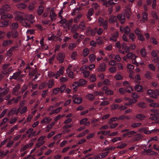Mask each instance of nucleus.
<instances>
[{"instance_id": "obj_4", "label": "nucleus", "mask_w": 159, "mask_h": 159, "mask_svg": "<svg viewBox=\"0 0 159 159\" xmlns=\"http://www.w3.org/2000/svg\"><path fill=\"white\" fill-rule=\"evenodd\" d=\"M134 89L138 92H142L143 91V86L139 84L135 85Z\"/></svg>"}, {"instance_id": "obj_55", "label": "nucleus", "mask_w": 159, "mask_h": 159, "mask_svg": "<svg viewBox=\"0 0 159 159\" xmlns=\"http://www.w3.org/2000/svg\"><path fill=\"white\" fill-rule=\"evenodd\" d=\"M125 29H126L125 30V34H128L130 32L129 28L128 26H126Z\"/></svg>"}, {"instance_id": "obj_15", "label": "nucleus", "mask_w": 159, "mask_h": 159, "mask_svg": "<svg viewBox=\"0 0 159 159\" xmlns=\"http://www.w3.org/2000/svg\"><path fill=\"white\" fill-rule=\"evenodd\" d=\"M44 7L42 6H40L39 7V9L37 10V12L39 15H41L43 12Z\"/></svg>"}, {"instance_id": "obj_2", "label": "nucleus", "mask_w": 159, "mask_h": 159, "mask_svg": "<svg viewBox=\"0 0 159 159\" xmlns=\"http://www.w3.org/2000/svg\"><path fill=\"white\" fill-rule=\"evenodd\" d=\"M65 57V55L62 53H59L58 54L57 58L59 61V63H62L63 62Z\"/></svg>"}, {"instance_id": "obj_59", "label": "nucleus", "mask_w": 159, "mask_h": 159, "mask_svg": "<svg viewBox=\"0 0 159 159\" xmlns=\"http://www.w3.org/2000/svg\"><path fill=\"white\" fill-rule=\"evenodd\" d=\"M10 63L4 64L2 66V69L3 70H6L7 69L8 67L10 65Z\"/></svg>"}, {"instance_id": "obj_46", "label": "nucleus", "mask_w": 159, "mask_h": 159, "mask_svg": "<svg viewBox=\"0 0 159 159\" xmlns=\"http://www.w3.org/2000/svg\"><path fill=\"white\" fill-rule=\"evenodd\" d=\"M34 18V16H33L32 14H30V15L26 16V20L29 21V20H32Z\"/></svg>"}, {"instance_id": "obj_16", "label": "nucleus", "mask_w": 159, "mask_h": 159, "mask_svg": "<svg viewBox=\"0 0 159 159\" xmlns=\"http://www.w3.org/2000/svg\"><path fill=\"white\" fill-rule=\"evenodd\" d=\"M21 73V71H19L17 72L14 73L13 74V75L10 79L11 80L12 79H13L15 80H16L17 77L20 75Z\"/></svg>"}, {"instance_id": "obj_43", "label": "nucleus", "mask_w": 159, "mask_h": 159, "mask_svg": "<svg viewBox=\"0 0 159 159\" xmlns=\"http://www.w3.org/2000/svg\"><path fill=\"white\" fill-rule=\"evenodd\" d=\"M77 55V52L76 51H74L72 52L70 57L73 60H74L75 59V57Z\"/></svg>"}, {"instance_id": "obj_7", "label": "nucleus", "mask_w": 159, "mask_h": 159, "mask_svg": "<svg viewBox=\"0 0 159 159\" xmlns=\"http://www.w3.org/2000/svg\"><path fill=\"white\" fill-rule=\"evenodd\" d=\"M13 16L12 15L10 14L7 15H4L1 16V18L2 20H4L7 19H11L13 18Z\"/></svg>"}, {"instance_id": "obj_23", "label": "nucleus", "mask_w": 159, "mask_h": 159, "mask_svg": "<svg viewBox=\"0 0 159 159\" xmlns=\"http://www.w3.org/2000/svg\"><path fill=\"white\" fill-rule=\"evenodd\" d=\"M110 132L109 131H107L105 132V131H100L98 132L97 134L99 135L101 134L105 135H106L107 134H109L110 133Z\"/></svg>"}, {"instance_id": "obj_11", "label": "nucleus", "mask_w": 159, "mask_h": 159, "mask_svg": "<svg viewBox=\"0 0 159 159\" xmlns=\"http://www.w3.org/2000/svg\"><path fill=\"white\" fill-rule=\"evenodd\" d=\"M82 101V98L81 97L75 98L73 100L74 103L79 104Z\"/></svg>"}, {"instance_id": "obj_42", "label": "nucleus", "mask_w": 159, "mask_h": 159, "mask_svg": "<svg viewBox=\"0 0 159 159\" xmlns=\"http://www.w3.org/2000/svg\"><path fill=\"white\" fill-rule=\"evenodd\" d=\"M115 78L116 80H120L123 78L122 76L119 74H117L115 75Z\"/></svg>"}, {"instance_id": "obj_36", "label": "nucleus", "mask_w": 159, "mask_h": 159, "mask_svg": "<svg viewBox=\"0 0 159 159\" xmlns=\"http://www.w3.org/2000/svg\"><path fill=\"white\" fill-rule=\"evenodd\" d=\"M59 88H57L53 89L52 91L53 94H56L60 91Z\"/></svg>"}, {"instance_id": "obj_64", "label": "nucleus", "mask_w": 159, "mask_h": 159, "mask_svg": "<svg viewBox=\"0 0 159 159\" xmlns=\"http://www.w3.org/2000/svg\"><path fill=\"white\" fill-rule=\"evenodd\" d=\"M149 67L150 69L153 71L155 70V67L153 64H151L149 65Z\"/></svg>"}, {"instance_id": "obj_27", "label": "nucleus", "mask_w": 159, "mask_h": 159, "mask_svg": "<svg viewBox=\"0 0 159 159\" xmlns=\"http://www.w3.org/2000/svg\"><path fill=\"white\" fill-rule=\"evenodd\" d=\"M5 35L6 34L4 32L0 30V40L3 39Z\"/></svg>"}, {"instance_id": "obj_40", "label": "nucleus", "mask_w": 159, "mask_h": 159, "mask_svg": "<svg viewBox=\"0 0 159 159\" xmlns=\"http://www.w3.org/2000/svg\"><path fill=\"white\" fill-rule=\"evenodd\" d=\"M150 41L153 44L156 45L157 44V42L156 39L154 37H152L150 39Z\"/></svg>"}, {"instance_id": "obj_20", "label": "nucleus", "mask_w": 159, "mask_h": 159, "mask_svg": "<svg viewBox=\"0 0 159 159\" xmlns=\"http://www.w3.org/2000/svg\"><path fill=\"white\" fill-rule=\"evenodd\" d=\"M89 57L90 61L93 62L95 60L96 57L94 54H92L89 55Z\"/></svg>"}, {"instance_id": "obj_56", "label": "nucleus", "mask_w": 159, "mask_h": 159, "mask_svg": "<svg viewBox=\"0 0 159 159\" xmlns=\"http://www.w3.org/2000/svg\"><path fill=\"white\" fill-rule=\"evenodd\" d=\"M101 38V37H100L97 39V43L98 45L102 44L103 43L102 41L100 39Z\"/></svg>"}, {"instance_id": "obj_10", "label": "nucleus", "mask_w": 159, "mask_h": 159, "mask_svg": "<svg viewBox=\"0 0 159 159\" xmlns=\"http://www.w3.org/2000/svg\"><path fill=\"white\" fill-rule=\"evenodd\" d=\"M143 137V136L141 134H138L135 136L134 140V141L139 140Z\"/></svg>"}, {"instance_id": "obj_51", "label": "nucleus", "mask_w": 159, "mask_h": 159, "mask_svg": "<svg viewBox=\"0 0 159 159\" xmlns=\"http://www.w3.org/2000/svg\"><path fill=\"white\" fill-rule=\"evenodd\" d=\"M18 27V24L17 23H13L12 24V29L13 30H15L16 29H17Z\"/></svg>"}, {"instance_id": "obj_29", "label": "nucleus", "mask_w": 159, "mask_h": 159, "mask_svg": "<svg viewBox=\"0 0 159 159\" xmlns=\"http://www.w3.org/2000/svg\"><path fill=\"white\" fill-rule=\"evenodd\" d=\"M131 12V8H128L125 11V14L126 15L127 18L129 19L130 18L129 12Z\"/></svg>"}, {"instance_id": "obj_60", "label": "nucleus", "mask_w": 159, "mask_h": 159, "mask_svg": "<svg viewBox=\"0 0 159 159\" xmlns=\"http://www.w3.org/2000/svg\"><path fill=\"white\" fill-rule=\"evenodd\" d=\"M138 38L139 40L142 41H144L145 39L143 35L141 34L138 36Z\"/></svg>"}, {"instance_id": "obj_41", "label": "nucleus", "mask_w": 159, "mask_h": 159, "mask_svg": "<svg viewBox=\"0 0 159 159\" xmlns=\"http://www.w3.org/2000/svg\"><path fill=\"white\" fill-rule=\"evenodd\" d=\"M88 119L87 118H84L81 120L80 121V125L83 124L85 125V123L87 120Z\"/></svg>"}, {"instance_id": "obj_3", "label": "nucleus", "mask_w": 159, "mask_h": 159, "mask_svg": "<svg viewBox=\"0 0 159 159\" xmlns=\"http://www.w3.org/2000/svg\"><path fill=\"white\" fill-rule=\"evenodd\" d=\"M106 64L105 63H103L98 67L97 69L98 71V72L104 71L106 70Z\"/></svg>"}, {"instance_id": "obj_30", "label": "nucleus", "mask_w": 159, "mask_h": 159, "mask_svg": "<svg viewBox=\"0 0 159 159\" xmlns=\"http://www.w3.org/2000/svg\"><path fill=\"white\" fill-rule=\"evenodd\" d=\"M66 87V84H64L62 86H61L60 88H59L60 90V93H63Z\"/></svg>"}, {"instance_id": "obj_13", "label": "nucleus", "mask_w": 159, "mask_h": 159, "mask_svg": "<svg viewBox=\"0 0 159 159\" xmlns=\"http://www.w3.org/2000/svg\"><path fill=\"white\" fill-rule=\"evenodd\" d=\"M12 43V40H5L3 41L2 43V46L4 47H6L8 45H10Z\"/></svg>"}, {"instance_id": "obj_6", "label": "nucleus", "mask_w": 159, "mask_h": 159, "mask_svg": "<svg viewBox=\"0 0 159 159\" xmlns=\"http://www.w3.org/2000/svg\"><path fill=\"white\" fill-rule=\"evenodd\" d=\"M33 144L34 143L32 142L30 143L29 144L25 145L23 148L20 149V151L22 152L25 151L27 148H29L31 147Z\"/></svg>"}, {"instance_id": "obj_31", "label": "nucleus", "mask_w": 159, "mask_h": 159, "mask_svg": "<svg viewBox=\"0 0 159 159\" xmlns=\"http://www.w3.org/2000/svg\"><path fill=\"white\" fill-rule=\"evenodd\" d=\"M151 72L149 71H147L145 74V76L148 79H151Z\"/></svg>"}, {"instance_id": "obj_37", "label": "nucleus", "mask_w": 159, "mask_h": 159, "mask_svg": "<svg viewBox=\"0 0 159 159\" xmlns=\"http://www.w3.org/2000/svg\"><path fill=\"white\" fill-rule=\"evenodd\" d=\"M17 119L16 117H12L11 118V119L9 121V123L11 124H13V123L16 122L17 121Z\"/></svg>"}, {"instance_id": "obj_24", "label": "nucleus", "mask_w": 159, "mask_h": 159, "mask_svg": "<svg viewBox=\"0 0 159 159\" xmlns=\"http://www.w3.org/2000/svg\"><path fill=\"white\" fill-rule=\"evenodd\" d=\"M89 79L91 82H93L96 80V75L94 74L91 75L89 77Z\"/></svg>"}, {"instance_id": "obj_58", "label": "nucleus", "mask_w": 159, "mask_h": 159, "mask_svg": "<svg viewBox=\"0 0 159 159\" xmlns=\"http://www.w3.org/2000/svg\"><path fill=\"white\" fill-rule=\"evenodd\" d=\"M131 97L134 98H138L139 96L137 95V93H133L131 94Z\"/></svg>"}, {"instance_id": "obj_12", "label": "nucleus", "mask_w": 159, "mask_h": 159, "mask_svg": "<svg viewBox=\"0 0 159 159\" xmlns=\"http://www.w3.org/2000/svg\"><path fill=\"white\" fill-rule=\"evenodd\" d=\"M79 85H78V86H84L87 84V81L84 79H81L79 80Z\"/></svg>"}, {"instance_id": "obj_28", "label": "nucleus", "mask_w": 159, "mask_h": 159, "mask_svg": "<svg viewBox=\"0 0 159 159\" xmlns=\"http://www.w3.org/2000/svg\"><path fill=\"white\" fill-rule=\"evenodd\" d=\"M79 28V26H77L76 25H73L71 28V31L73 32L77 31Z\"/></svg>"}, {"instance_id": "obj_45", "label": "nucleus", "mask_w": 159, "mask_h": 159, "mask_svg": "<svg viewBox=\"0 0 159 159\" xmlns=\"http://www.w3.org/2000/svg\"><path fill=\"white\" fill-rule=\"evenodd\" d=\"M117 63L114 60H111L109 63V64L110 66H115Z\"/></svg>"}, {"instance_id": "obj_48", "label": "nucleus", "mask_w": 159, "mask_h": 159, "mask_svg": "<svg viewBox=\"0 0 159 159\" xmlns=\"http://www.w3.org/2000/svg\"><path fill=\"white\" fill-rule=\"evenodd\" d=\"M149 106L150 107H152L154 108H156L157 107H159V104L158 105L156 103H153L152 104H150Z\"/></svg>"}, {"instance_id": "obj_21", "label": "nucleus", "mask_w": 159, "mask_h": 159, "mask_svg": "<svg viewBox=\"0 0 159 159\" xmlns=\"http://www.w3.org/2000/svg\"><path fill=\"white\" fill-rule=\"evenodd\" d=\"M109 151L105 152L104 153H101L99 154V158H104L107 155Z\"/></svg>"}, {"instance_id": "obj_57", "label": "nucleus", "mask_w": 159, "mask_h": 159, "mask_svg": "<svg viewBox=\"0 0 159 159\" xmlns=\"http://www.w3.org/2000/svg\"><path fill=\"white\" fill-rule=\"evenodd\" d=\"M127 146V145L125 143H123L121 144H120V145L117 146L116 147L117 148L122 149L123 148H124L125 147Z\"/></svg>"}, {"instance_id": "obj_62", "label": "nucleus", "mask_w": 159, "mask_h": 159, "mask_svg": "<svg viewBox=\"0 0 159 159\" xmlns=\"http://www.w3.org/2000/svg\"><path fill=\"white\" fill-rule=\"evenodd\" d=\"M34 8V6L33 3H30L29 6V9L30 10H33Z\"/></svg>"}, {"instance_id": "obj_32", "label": "nucleus", "mask_w": 159, "mask_h": 159, "mask_svg": "<svg viewBox=\"0 0 159 159\" xmlns=\"http://www.w3.org/2000/svg\"><path fill=\"white\" fill-rule=\"evenodd\" d=\"M116 71V67L112 66L109 69V71L111 73H113Z\"/></svg>"}, {"instance_id": "obj_5", "label": "nucleus", "mask_w": 159, "mask_h": 159, "mask_svg": "<svg viewBox=\"0 0 159 159\" xmlns=\"http://www.w3.org/2000/svg\"><path fill=\"white\" fill-rule=\"evenodd\" d=\"M137 56L135 55L132 52H129L126 55V57L128 59H132L135 60Z\"/></svg>"}, {"instance_id": "obj_9", "label": "nucleus", "mask_w": 159, "mask_h": 159, "mask_svg": "<svg viewBox=\"0 0 159 159\" xmlns=\"http://www.w3.org/2000/svg\"><path fill=\"white\" fill-rule=\"evenodd\" d=\"M26 6V5L24 3H20L16 5L17 8L20 10L24 9Z\"/></svg>"}, {"instance_id": "obj_18", "label": "nucleus", "mask_w": 159, "mask_h": 159, "mask_svg": "<svg viewBox=\"0 0 159 159\" xmlns=\"http://www.w3.org/2000/svg\"><path fill=\"white\" fill-rule=\"evenodd\" d=\"M12 37L13 38H17L18 35V33L16 30H13L11 32Z\"/></svg>"}, {"instance_id": "obj_44", "label": "nucleus", "mask_w": 159, "mask_h": 159, "mask_svg": "<svg viewBox=\"0 0 159 159\" xmlns=\"http://www.w3.org/2000/svg\"><path fill=\"white\" fill-rule=\"evenodd\" d=\"M83 74L84 78H87L89 75L90 72L89 71H85L83 72Z\"/></svg>"}, {"instance_id": "obj_47", "label": "nucleus", "mask_w": 159, "mask_h": 159, "mask_svg": "<svg viewBox=\"0 0 159 159\" xmlns=\"http://www.w3.org/2000/svg\"><path fill=\"white\" fill-rule=\"evenodd\" d=\"M88 98L89 99V100L90 101H92L93 100L95 97L93 96V94H90L88 95Z\"/></svg>"}, {"instance_id": "obj_33", "label": "nucleus", "mask_w": 159, "mask_h": 159, "mask_svg": "<svg viewBox=\"0 0 159 159\" xmlns=\"http://www.w3.org/2000/svg\"><path fill=\"white\" fill-rule=\"evenodd\" d=\"M142 124L141 123H134L131 125V126L133 128L137 127L141 125Z\"/></svg>"}, {"instance_id": "obj_49", "label": "nucleus", "mask_w": 159, "mask_h": 159, "mask_svg": "<svg viewBox=\"0 0 159 159\" xmlns=\"http://www.w3.org/2000/svg\"><path fill=\"white\" fill-rule=\"evenodd\" d=\"M114 59L116 60L118 62H120L121 60V57L119 55H116L114 57Z\"/></svg>"}, {"instance_id": "obj_34", "label": "nucleus", "mask_w": 159, "mask_h": 159, "mask_svg": "<svg viewBox=\"0 0 159 159\" xmlns=\"http://www.w3.org/2000/svg\"><path fill=\"white\" fill-rule=\"evenodd\" d=\"M83 52L84 53H86L83 55L84 57H85L87 56L89 54V50L88 48H85L83 50Z\"/></svg>"}, {"instance_id": "obj_26", "label": "nucleus", "mask_w": 159, "mask_h": 159, "mask_svg": "<svg viewBox=\"0 0 159 159\" xmlns=\"http://www.w3.org/2000/svg\"><path fill=\"white\" fill-rule=\"evenodd\" d=\"M48 87L49 88H51L52 86L54 85V80L52 79L49 81V82L48 83Z\"/></svg>"}, {"instance_id": "obj_50", "label": "nucleus", "mask_w": 159, "mask_h": 159, "mask_svg": "<svg viewBox=\"0 0 159 159\" xmlns=\"http://www.w3.org/2000/svg\"><path fill=\"white\" fill-rule=\"evenodd\" d=\"M27 110V107H24L21 109V110L20 111V113L21 114H22L24 113Z\"/></svg>"}, {"instance_id": "obj_17", "label": "nucleus", "mask_w": 159, "mask_h": 159, "mask_svg": "<svg viewBox=\"0 0 159 159\" xmlns=\"http://www.w3.org/2000/svg\"><path fill=\"white\" fill-rule=\"evenodd\" d=\"M136 117L142 121L144 120L146 118V116L143 114H141L137 115Z\"/></svg>"}, {"instance_id": "obj_63", "label": "nucleus", "mask_w": 159, "mask_h": 159, "mask_svg": "<svg viewBox=\"0 0 159 159\" xmlns=\"http://www.w3.org/2000/svg\"><path fill=\"white\" fill-rule=\"evenodd\" d=\"M105 93H107V95H112L113 94V91L110 90H106L105 92Z\"/></svg>"}, {"instance_id": "obj_61", "label": "nucleus", "mask_w": 159, "mask_h": 159, "mask_svg": "<svg viewBox=\"0 0 159 159\" xmlns=\"http://www.w3.org/2000/svg\"><path fill=\"white\" fill-rule=\"evenodd\" d=\"M47 83H43L42 84H40L39 87V88L40 89H43L46 85Z\"/></svg>"}, {"instance_id": "obj_14", "label": "nucleus", "mask_w": 159, "mask_h": 159, "mask_svg": "<svg viewBox=\"0 0 159 159\" xmlns=\"http://www.w3.org/2000/svg\"><path fill=\"white\" fill-rule=\"evenodd\" d=\"M110 23H113L114 22H117V20L115 16H111L109 19Z\"/></svg>"}, {"instance_id": "obj_25", "label": "nucleus", "mask_w": 159, "mask_h": 159, "mask_svg": "<svg viewBox=\"0 0 159 159\" xmlns=\"http://www.w3.org/2000/svg\"><path fill=\"white\" fill-rule=\"evenodd\" d=\"M37 72V69L35 68L32 71H30L29 75L30 76H34L35 74Z\"/></svg>"}, {"instance_id": "obj_22", "label": "nucleus", "mask_w": 159, "mask_h": 159, "mask_svg": "<svg viewBox=\"0 0 159 159\" xmlns=\"http://www.w3.org/2000/svg\"><path fill=\"white\" fill-rule=\"evenodd\" d=\"M138 106L139 107L144 108L146 107L145 103L144 102H140L137 104Z\"/></svg>"}, {"instance_id": "obj_38", "label": "nucleus", "mask_w": 159, "mask_h": 159, "mask_svg": "<svg viewBox=\"0 0 159 159\" xmlns=\"http://www.w3.org/2000/svg\"><path fill=\"white\" fill-rule=\"evenodd\" d=\"M76 46L75 43H70L68 47V48L69 49L72 50L74 48H75Z\"/></svg>"}, {"instance_id": "obj_19", "label": "nucleus", "mask_w": 159, "mask_h": 159, "mask_svg": "<svg viewBox=\"0 0 159 159\" xmlns=\"http://www.w3.org/2000/svg\"><path fill=\"white\" fill-rule=\"evenodd\" d=\"M140 53L143 57H145L147 56L146 50L144 48H143L140 50Z\"/></svg>"}, {"instance_id": "obj_8", "label": "nucleus", "mask_w": 159, "mask_h": 159, "mask_svg": "<svg viewBox=\"0 0 159 159\" xmlns=\"http://www.w3.org/2000/svg\"><path fill=\"white\" fill-rule=\"evenodd\" d=\"M10 20H4L1 21L0 23V27H5L7 26L9 24V22Z\"/></svg>"}, {"instance_id": "obj_39", "label": "nucleus", "mask_w": 159, "mask_h": 159, "mask_svg": "<svg viewBox=\"0 0 159 159\" xmlns=\"http://www.w3.org/2000/svg\"><path fill=\"white\" fill-rule=\"evenodd\" d=\"M9 120V119L5 117L4 118L2 122L0 123V127L2 126L3 124H5L7 121Z\"/></svg>"}, {"instance_id": "obj_53", "label": "nucleus", "mask_w": 159, "mask_h": 159, "mask_svg": "<svg viewBox=\"0 0 159 159\" xmlns=\"http://www.w3.org/2000/svg\"><path fill=\"white\" fill-rule=\"evenodd\" d=\"M61 133H59L58 134H57L53 138V139L54 140L57 139L58 138H59L61 137Z\"/></svg>"}, {"instance_id": "obj_1", "label": "nucleus", "mask_w": 159, "mask_h": 159, "mask_svg": "<svg viewBox=\"0 0 159 159\" xmlns=\"http://www.w3.org/2000/svg\"><path fill=\"white\" fill-rule=\"evenodd\" d=\"M11 8L9 5L5 4L2 6V8L0 9V15L6 13L8 11H10Z\"/></svg>"}, {"instance_id": "obj_54", "label": "nucleus", "mask_w": 159, "mask_h": 159, "mask_svg": "<svg viewBox=\"0 0 159 159\" xmlns=\"http://www.w3.org/2000/svg\"><path fill=\"white\" fill-rule=\"evenodd\" d=\"M49 119V118L48 117H44L42 120L41 121V123L42 124L43 123H45L46 122H48V119Z\"/></svg>"}, {"instance_id": "obj_52", "label": "nucleus", "mask_w": 159, "mask_h": 159, "mask_svg": "<svg viewBox=\"0 0 159 159\" xmlns=\"http://www.w3.org/2000/svg\"><path fill=\"white\" fill-rule=\"evenodd\" d=\"M119 105L118 104H113L111 107V110H113L116 109L118 107Z\"/></svg>"}, {"instance_id": "obj_35", "label": "nucleus", "mask_w": 159, "mask_h": 159, "mask_svg": "<svg viewBox=\"0 0 159 159\" xmlns=\"http://www.w3.org/2000/svg\"><path fill=\"white\" fill-rule=\"evenodd\" d=\"M94 9L93 8H91L89 9L87 15L92 16L94 13Z\"/></svg>"}]
</instances>
